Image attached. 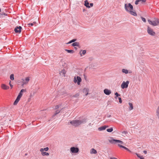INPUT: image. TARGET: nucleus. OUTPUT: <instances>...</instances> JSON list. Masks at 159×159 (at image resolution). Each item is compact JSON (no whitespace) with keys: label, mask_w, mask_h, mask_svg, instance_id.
Instances as JSON below:
<instances>
[{"label":"nucleus","mask_w":159,"mask_h":159,"mask_svg":"<svg viewBox=\"0 0 159 159\" xmlns=\"http://www.w3.org/2000/svg\"><path fill=\"white\" fill-rule=\"evenodd\" d=\"M79 148L77 147H72L70 148V152L72 153H77L79 151Z\"/></svg>","instance_id":"nucleus-6"},{"label":"nucleus","mask_w":159,"mask_h":159,"mask_svg":"<svg viewBox=\"0 0 159 159\" xmlns=\"http://www.w3.org/2000/svg\"><path fill=\"white\" fill-rule=\"evenodd\" d=\"M122 71L123 73H125V74H127L129 73V71L127 69H123L122 70ZM132 73V71H129V73Z\"/></svg>","instance_id":"nucleus-15"},{"label":"nucleus","mask_w":159,"mask_h":159,"mask_svg":"<svg viewBox=\"0 0 159 159\" xmlns=\"http://www.w3.org/2000/svg\"><path fill=\"white\" fill-rule=\"evenodd\" d=\"M146 0H139V3H142L146 2Z\"/></svg>","instance_id":"nucleus-29"},{"label":"nucleus","mask_w":159,"mask_h":159,"mask_svg":"<svg viewBox=\"0 0 159 159\" xmlns=\"http://www.w3.org/2000/svg\"><path fill=\"white\" fill-rule=\"evenodd\" d=\"M156 115L158 118H159V106L158 107L156 111Z\"/></svg>","instance_id":"nucleus-24"},{"label":"nucleus","mask_w":159,"mask_h":159,"mask_svg":"<svg viewBox=\"0 0 159 159\" xmlns=\"http://www.w3.org/2000/svg\"><path fill=\"white\" fill-rule=\"evenodd\" d=\"M22 27L21 26H17L14 29V31L16 33H20Z\"/></svg>","instance_id":"nucleus-9"},{"label":"nucleus","mask_w":159,"mask_h":159,"mask_svg":"<svg viewBox=\"0 0 159 159\" xmlns=\"http://www.w3.org/2000/svg\"><path fill=\"white\" fill-rule=\"evenodd\" d=\"M115 94L116 97H118V96H120V95L117 92Z\"/></svg>","instance_id":"nucleus-36"},{"label":"nucleus","mask_w":159,"mask_h":159,"mask_svg":"<svg viewBox=\"0 0 159 159\" xmlns=\"http://www.w3.org/2000/svg\"><path fill=\"white\" fill-rule=\"evenodd\" d=\"M18 102L19 101L16 99L13 103V105H16Z\"/></svg>","instance_id":"nucleus-28"},{"label":"nucleus","mask_w":159,"mask_h":159,"mask_svg":"<svg viewBox=\"0 0 159 159\" xmlns=\"http://www.w3.org/2000/svg\"><path fill=\"white\" fill-rule=\"evenodd\" d=\"M49 149L48 147H47L43 148L44 151H47Z\"/></svg>","instance_id":"nucleus-35"},{"label":"nucleus","mask_w":159,"mask_h":159,"mask_svg":"<svg viewBox=\"0 0 159 159\" xmlns=\"http://www.w3.org/2000/svg\"><path fill=\"white\" fill-rule=\"evenodd\" d=\"M124 7L125 10L128 12L130 10H133V7L130 3H125L124 5Z\"/></svg>","instance_id":"nucleus-3"},{"label":"nucleus","mask_w":159,"mask_h":159,"mask_svg":"<svg viewBox=\"0 0 159 159\" xmlns=\"http://www.w3.org/2000/svg\"><path fill=\"white\" fill-rule=\"evenodd\" d=\"M108 127V126L104 125L101 126L98 128V130L99 131H102L105 129L106 128Z\"/></svg>","instance_id":"nucleus-12"},{"label":"nucleus","mask_w":159,"mask_h":159,"mask_svg":"<svg viewBox=\"0 0 159 159\" xmlns=\"http://www.w3.org/2000/svg\"><path fill=\"white\" fill-rule=\"evenodd\" d=\"M41 154L42 156H44L45 155L48 156L49 155V153L48 152H41Z\"/></svg>","instance_id":"nucleus-23"},{"label":"nucleus","mask_w":159,"mask_h":159,"mask_svg":"<svg viewBox=\"0 0 159 159\" xmlns=\"http://www.w3.org/2000/svg\"><path fill=\"white\" fill-rule=\"evenodd\" d=\"M22 93H20V92L19 93L18 96L21 97L22 95Z\"/></svg>","instance_id":"nucleus-41"},{"label":"nucleus","mask_w":159,"mask_h":159,"mask_svg":"<svg viewBox=\"0 0 159 159\" xmlns=\"http://www.w3.org/2000/svg\"><path fill=\"white\" fill-rule=\"evenodd\" d=\"M25 91V89H21L20 91V93H22L23 92H24Z\"/></svg>","instance_id":"nucleus-45"},{"label":"nucleus","mask_w":159,"mask_h":159,"mask_svg":"<svg viewBox=\"0 0 159 159\" xmlns=\"http://www.w3.org/2000/svg\"><path fill=\"white\" fill-rule=\"evenodd\" d=\"M33 25H34V24L33 23H30L28 24V25L33 26Z\"/></svg>","instance_id":"nucleus-47"},{"label":"nucleus","mask_w":159,"mask_h":159,"mask_svg":"<svg viewBox=\"0 0 159 159\" xmlns=\"http://www.w3.org/2000/svg\"><path fill=\"white\" fill-rule=\"evenodd\" d=\"M10 78L11 80H14V76L13 74H12L10 75Z\"/></svg>","instance_id":"nucleus-27"},{"label":"nucleus","mask_w":159,"mask_h":159,"mask_svg":"<svg viewBox=\"0 0 159 159\" xmlns=\"http://www.w3.org/2000/svg\"><path fill=\"white\" fill-rule=\"evenodd\" d=\"M143 152L144 154H146L147 153V151H146L144 150L143 151Z\"/></svg>","instance_id":"nucleus-51"},{"label":"nucleus","mask_w":159,"mask_h":159,"mask_svg":"<svg viewBox=\"0 0 159 159\" xmlns=\"http://www.w3.org/2000/svg\"><path fill=\"white\" fill-rule=\"evenodd\" d=\"M86 50H84L83 51H82V54L83 55H85V53H86Z\"/></svg>","instance_id":"nucleus-39"},{"label":"nucleus","mask_w":159,"mask_h":159,"mask_svg":"<svg viewBox=\"0 0 159 159\" xmlns=\"http://www.w3.org/2000/svg\"><path fill=\"white\" fill-rule=\"evenodd\" d=\"M133 10H130L128 12L131 15L134 16H136L137 14L135 11H132Z\"/></svg>","instance_id":"nucleus-13"},{"label":"nucleus","mask_w":159,"mask_h":159,"mask_svg":"<svg viewBox=\"0 0 159 159\" xmlns=\"http://www.w3.org/2000/svg\"><path fill=\"white\" fill-rule=\"evenodd\" d=\"M109 142L111 144H115L117 143H119L121 144H123V142L119 140L114 139L112 138H111V139H109Z\"/></svg>","instance_id":"nucleus-4"},{"label":"nucleus","mask_w":159,"mask_h":159,"mask_svg":"<svg viewBox=\"0 0 159 159\" xmlns=\"http://www.w3.org/2000/svg\"><path fill=\"white\" fill-rule=\"evenodd\" d=\"M111 116V115H108L107 116V117L108 118L110 117Z\"/></svg>","instance_id":"nucleus-54"},{"label":"nucleus","mask_w":159,"mask_h":159,"mask_svg":"<svg viewBox=\"0 0 159 159\" xmlns=\"http://www.w3.org/2000/svg\"><path fill=\"white\" fill-rule=\"evenodd\" d=\"M79 96V93H77L75 94L73 96V97H77Z\"/></svg>","instance_id":"nucleus-30"},{"label":"nucleus","mask_w":159,"mask_h":159,"mask_svg":"<svg viewBox=\"0 0 159 159\" xmlns=\"http://www.w3.org/2000/svg\"><path fill=\"white\" fill-rule=\"evenodd\" d=\"M30 79L29 77H27L25 78V80H24L23 81V85L26 84L28 83Z\"/></svg>","instance_id":"nucleus-16"},{"label":"nucleus","mask_w":159,"mask_h":159,"mask_svg":"<svg viewBox=\"0 0 159 159\" xmlns=\"http://www.w3.org/2000/svg\"><path fill=\"white\" fill-rule=\"evenodd\" d=\"M74 48H75V49H77V48L76 47H74Z\"/></svg>","instance_id":"nucleus-58"},{"label":"nucleus","mask_w":159,"mask_h":159,"mask_svg":"<svg viewBox=\"0 0 159 159\" xmlns=\"http://www.w3.org/2000/svg\"><path fill=\"white\" fill-rule=\"evenodd\" d=\"M85 11V9H84L83 10V12H84V11Z\"/></svg>","instance_id":"nucleus-55"},{"label":"nucleus","mask_w":159,"mask_h":159,"mask_svg":"<svg viewBox=\"0 0 159 159\" xmlns=\"http://www.w3.org/2000/svg\"><path fill=\"white\" fill-rule=\"evenodd\" d=\"M59 105H57L55 107V109H57L59 107Z\"/></svg>","instance_id":"nucleus-46"},{"label":"nucleus","mask_w":159,"mask_h":159,"mask_svg":"<svg viewBox=\"0 0 159 159\" xmlns=\"http://www.w3.org/2000/svg\"><path fill=\"white\" fill-rule=\"evenodd\" d=\"M65 50L68 53H73L74 52V51L72 50H68L67 49H65Z\"/></svg>","instance_id":"nucleus-22"},{"label":"nucleus","mask_w":159,"mask_h":159,"mask_svg":"<svg viewBox=\"0 0 159 159\" xmlns=\"http://www.w3.org/2000/svg\"><path fill=\"white\" fill-rule=\"evenodd\" d=\"M61 72L63 73L64 75H65L66 73V71L64 69H63L62 70Z\"/></svg>","instance_id":"nucleus-34"},{"label":"nucleus","mask_w":159,"mask_h":159,"mask_svg":"<svg viewBox=\"0 0 159 159\" xmlns=\"http://www.w3.org/2000/svg\"><path fill=\"white\" fill-rule=\"evenodd\" d=\"M136 155L137 156L139 157V158H140L141 157L139 155V154H138V153H136Z\"/></svg>","instance_id":"nucleus-44"},{"label":"nucleus","mask_w":159,"mask_h":159,"mask_svg":"<svg viewBox=\"0 0 159 159\" xmlns=\"http://www.w3.org/2000/svg\"><path fill=\"white\" fill-rule=\"evenodd\" d=\"M90 7H92L93 6V3H90Z\"/></svg>","instance_id":"nucleus-49"},{"label":"nucleus","mask_w":159,"mask_h":159,"mask_svg":"<svg viewBox=\"0 0 159 159\" xmlns=\"http://www.w3.org/2000/svg\"><path fill=\"white\" fill-rule=\"evenodd\" d=\"M81 81V79L80 77L77 76V78L75 77L74 80V83H76L77 81V84L78 85L80 84V83Z\"/></svg>","instance_id":"nucleus-8"},{"label":"nucleus","mask_w":159,"mask_h":159,"mask_svg":"<svg viewBox=\"0 0 159 159\" xmlns=\"http://www.w3.org/2000/svg\"><path fill=\"white\" fill-rule=\"evenodd\" d=\"M40 151L41 152H43V151H44V150H43V148H41L40 149Z\"/></svg>","instance_id":"nucleus-48"},{"label":"nucleus","mask_w":159,"mask_h":159,"mask_svg":"<svg viewBox=\"0 0 159 159\" xmlns=\"http://www.w3.org/2000/svg\"><path fill=\"white\" fill-rule=\"evenodd\" d=\"M141 19H142V20L144 22H146V20L145 18H143V17H141Z\"/></svg>","instance_id":"nucleus-31"},{"label":"nucleus","mask_w":159,"mask_h":159,"mask_svg":"<svg viewBox=\"0 0 159 159\" xmlns=\"http://www.w3.org/2000/svg\"><path fill=\"white\" fill-rule=\"evenodd\" d=\"M147 32L149 35L152 36H154L155 34V33L153 31V30L148 26L147 27Z\"/></svg>","instance_id":"nucleus-5"},{"label":"nucleus","mask_w":159,"mask_h":159,"mask_svg":"<svg viewBox=\"0 0 159 159\" xmlns=\"http://www.w3.org/2000/svg\"><path fill=\"white\" fill-rule=\"evenodd\" d=\"M117 97H116H116H115V98L116 99V98H117Z\"/></svg>","instance_id":"nucleus-60"},{"label":"nucleus","mask_w":159,"mask_h":159,"mask_svg":"<svg viewBox=\"0 0 159 159\" xmlns=\"http://www.w3.org/2000/svg\"><path fill=\"white\" fill-rule=\"evenodd\" d=\"M139 3V0H137L135 1V3L136 5H138Z\"/></svg>","instance_id":"nucleus-37"},{"label":"nucleus","mask_w":159,"mask_h":159,"mask_svg":"<svg viewBox=\"0 0 159 159\" xmlns=\"http://www.w3.org/2000/svg\"><path fill=\"white\" fill-rule=\"evenodd\" d=\"M71 45L73 47H75V46L80 47L79 43L78 42H75L74 43H73Z\"/></svg>","instance_id":"nucleus-18"},{"label":"nucleus","mask_w":159,"mask_h":159,"mask_svg":"<svg viewBox=\"0 0 159 159\" xmlns=\"http://www.w3.org/2000/svg\"><path fill=\"white\" fill-rule=\"evenodd\" d=\"M62 110V109H60V110H57L54 114L53 115L52 117H54L56 115L58 114L60 112L61 110Z\"/></svg>","instance_id":"nucleus-21"},{"label":"nucleus","mask_w":159,"mask_h":159,"mask_svg":"<svg viewBox=\"0 0 159 159\" xmlns=\"http://www.w3.org/2000/svg\"><path fill=\"white\" fill-rule=\"evenodd\" d=\"M1 88L3 89L7 90L9 89V87L4 84H2L1 85Z\"/></svg>","instance_id":"nucleus-11"},{"label":"nucleus","mask_w":159,"mask_h":159,"mask_svg":"<svg viewBox=\"0 0 159 159\" xmlns=\"http://www.w3.org/2000/svg\"><path fill=\"white\" fill-rule=\"evenodd\" d=\"M93 125V124H92L91 123H89V126H91V125Z\"/></svg>","instance_id":"nucleus-53"},{"label":"nucleus","mask_w":159,"mask_h":159,"mask_svg":"<svg viewBox=\"0 0 159 159\" xmlns=\"http://www.w3.org/2000/svg\"><path fill=\"white\" fill-rule=\"evenodd\" d=\"M80 55L82 56V53H81L80 52Z\"/></svg>","instance_id":"nucleus-57"},{"label":"nucleus","mask_w":159,"mask_h":159,"mask_svg":"<svg viewBox=\"0 0 159 159\" xmlns=\"http://www.w3.org/2000/svg\"><path fill=\"white\" fill-rule=\"evenodd\" d=\"M77 40L76 39H74L70 40L67 43H72L75 42Z\"/></svg>","instance_id":"nucleus-26"},{"label":"nucleus","mask_w":159,"mask_h":159,"mask_svg":"<svg viewBox=\"0 0 159 159\" xmlns=\"http://www.w3.org/2000/svg\"><path fill=\"white\" fill-rule=\"evenodd\" d=\"M84 5L85 6H86V7H87L88 8H90V6L89 5V3L88 2L87 0H86L84 1Z\"/></svg>","instance_id":"nucleus-17"},{"label":"nucleus","mask_w":159,"mask_h":159,"mask_svg":"<svg viewBox=\"0 0 159 159\" xmlns=\"http://www.w3.org/2000/svg\"><path fill=\"white\" fill-rule=\"evenodd\" d=\"M122 134H124L125 135H126V134H128V132L127 131H124L122 132Z\"/></svg>","instance_id":"nucleus-33"},{"label":"nucleus","mask_w":159,"mask_h":159,"mask_svg":"<svg viewBox=\"0 0 159 159\" xmlns=\"http://www.w3.org/2000/svg\"><path fill=\"white\" fill-rule=\"evenodd\" d=\"M129 83V81H127L126 82L123 81L121 84V88L122 89L127 88L128 86Z\"/></svg>","instance_id":"nucleus-7"},{"label":"nucleus","mask_w":159,"mask_h":159,"mask_svg":"<svg viewBox=\"0 0 159 159\" xmlns=\"http://www.w3.org/2000/svg\"><path fill=\"white\" fill-rule=\"evenodd\" d=\"M1 11V9L0 8V12Z\"/></svg>","instance_id":"nucleus-61"},{"label":"nucleus","mask_w":159,"mask_h":159,"mask_svg":"<svg viewBox=\"0 0 159 159\" xmlns=\"http://www.w3.org/2000/svg\"><path fill=\"white\" fill-rule=\"evenodd\" d=\"M129 111H131L133 109V106L132 103L131 102L129 103Z\"/></svg>","instance_id":"nucleus-19"},{"label":"nucleus","mask_w":159,"mask_h":159,"mask_svg":"<svg viewBox=\"0 0 159 159\" xmlns=\"http://www.w3.org/2000/svg\"><path fill=\"white\" fill-rule=\"evenodd\" d=\"M86 122V119L84 118L82 119L70 121V124L76 127L80 125L84 124Z\"/></svg>","instance_id":"nucleus-1"},{"label":"nucleus","mask_w":159,"mask_h":159,"mask_svg":"<svg viewBox=\"0 0 159 159\" xmlns=\"http://www.w3.org/2000/svg\"><path fill=\"white\" fill-rule=\"evenodd\" d=\"M148 21L150 25L153 26H157L159 24V20L157 18H155L154 20H152L148 19Z\"/></svg>","instance_id":"nucleus-2"},{"label":"nucleus","mask_w":159,"mask_h":159,"mask_svg":"<svg viewBox=\"0 0 159 159\" xmlns=\"http://www.w3.org/2000/svg\"><path fill=\"white\" fill-rule=\"evenodd\" d=\"M89 91V89L86 88H84L83 89V93L85 94L86 96H87L88 94V92Z\"/></svg>","instance_id":"nucleus-14"},{"label":"nucleus","mask_w":159,"mask_h":159,"mask_svg":"<svg viewBox=\"0 0 159 159\" xmlns=\"http://www.w3.org/2000/svg\"><path fill=\"white\" fill-rule=\"evenodd\" d=\"M140 159H144V158L142 157H140Z\"/></svg>","instance_id":"nucleus-56"},{"label":"nucleus","mask_w":159,"mask_h":159,"mask_svg":"<svg viewBox=\"0 0 159 159\" xmlns=\"http://www.w3.org/2000/svg\"><path fill=\"white\" fill-rule=\"evenodd\" d=\"M11 81H10V82H9V85H10V87H11V89H12L13 87V85H12L11 84Z\"/></svg>","instance_id":"nucleus-43"},{"label":"nucleus","mask_w":159,"mask_h":159,"mask_svg":"<svg viewBox=\"0 0 159 159\" xmlns=\"http://www.w3.org/2000/svg\"><path fill=\"white\" fill-rule=\"evenodd\" d=\"M118 99L119 100V102L120 103H121L122 102V100H121V98H120V97H118Z\"/></svg>","instance_id":"nucleus-38"},{"label":"nucleus","mask_w":159,"mask_h":159,"mask_svg":"<svg viewBox=\"0 0 159 159\" xmlns=\"http://www.w3.org/2000/svg\"><path fill=\"white\" fill-rule=\"evenodd\" d=\"M97 152V151L94 148L91 149L90 152V153L91 154H96Z\"/></svg>","instance_id":"nucleus-20"},{"label":"nucleus","mask_w":159,"mask_h":159,"mask_svg":"<svg viewBox=\"0 0 159 159\" xmlns=\"http://www.w3.org/2000/svg\"><path fill=\"white\" fill-rule=\"evenodd\" d=\"M105 94L107 95H109L111 93V91L107 89H105L104 90Z\"/></svg>","instance_id":"nucleus-10"},{"label":"nucleus","mask_w":159,"mask_h":159,"mask_svg":"<svg viewBox=\"0 0 159 159\" xmlns=\"http://www.w3.org/2000/svg\"><path fill=\"white\" fill-rule=\"evenodd\" d=\"M65 93V92H62V93H61V94H63Z\"/></svg>","instance_id":"nucleus-52"},{"label":"nucleus","mask_w":159,"mask_h":159,"mask_svg":"<svg viewBox=\"0 0 159 159\" xmlns=\"http://www.w3.org/2000/svg\"><path fill=\"white\" fill-rule=\"evenodd\" d=\"M125 149L126 150H127V151L130 152H131V151H130L128 148H127L126 147L125 148Z\"/></svg>","instance_id":"nucleus-42"},{"label":"nucleus","mask_w":159,"mask_h":159,"mask_svg":"<svg viewBox=\"0 0 159 159\" xmlns=\"http://www.w3.org/2000/svg\"><path fill=\"white\" fill-rule=\"evenodd\" d=\"M110 159H118L115 157H111Z\"/></svg>","instance_id":"nucleus-50"},{"label":"nucleus","mask_w":159,"mask_h":159,"mask_svg":"<svg viewBox=\"0 0 159 159\" xmlns=\"http://www.w3.org/2000/svg\"><path fill=\"white\" fill-rule=\"evenodd\" d=\"M118 146L119 147H120V148H124V149H125V148H126V147H125V146H122V145H120V144H118Z\"/></svg>","instance_id":"nucleus-32"},{"label":"nucleus","mask_w":159,"mask_h":159,"mask_svg":"<svg viewBox=\"0 0 159 159\" xmlns=\"http://www.w3.org/2000/svg\"><path fill=\"white\" fill-rule=\"evenodd\" d=\"M113 130V129L112 127H111L109 129H107V131L108 132H112Z\"/></svg>","instance_id":"nucleus-25"},{"label":"nucleus","mask_w":159,"mask_h":159,"mask_svg":"<svg viewBox=\"0 0 159 159\" xmlns=\"http://www.w3.org/2000/svg\"><path fill=\"white\" fill-rule=\"evenodd\" d=\"M21 98V97H20L18 96L16 98V99L18 100L19 101Z\"/></svg>","instance_id":"nucleus-40"},{"label":"nucleus","mask_w":159,"mask_h":159,"mask_svg":"<svg viewBox=\"0 0 159 159\" xmlns=\"http://www.w3.org/2000/svg\"><path fill=\"white\" fill-rule=\"evenodd\" d=\"M3 14H4V15H6V16L7 15V14H5V13H4Z\"/></svg>","instance_id":"nucleus-59"}]
</instances>
